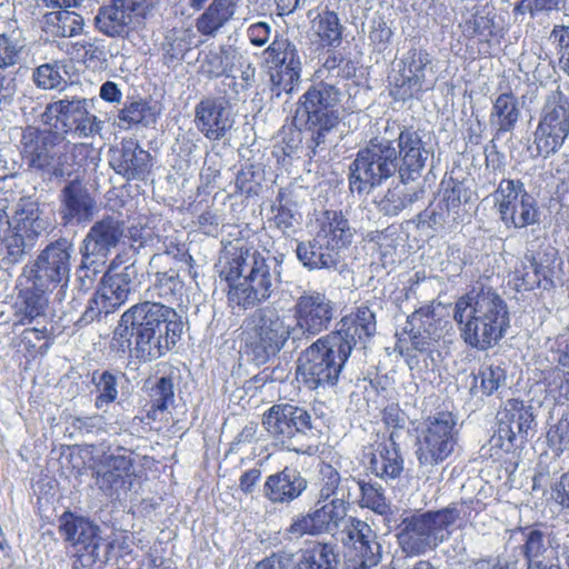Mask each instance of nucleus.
Masks as SVG:
<instances>
[{
  "instance_id": "obj_1",
  "label": "nucleus",
  "mask_w": 569,
  "mask_h": 569,
  "mask_svg": "<svg viewBox=\"0 0 569 569\" xmlns=\"http://www.w3.org/2000/svg\"><path fill=\"white\" fill-rule=\"evenodd\" d=\"M182 331L177 312L162 302L143 301L126 310L113 332V339H121L122 349L131 346L132 352L143 362L152 361L170 350Z\"/></svg>"
},
{
  "instance_id": "obj_2",
  "label": "nucleus",
  "mask_w": 569,
  "mask_h": 569,
  "mask_svg": "<svg viewBox=\"0 0 569 569\" xmlns=\"http://www.w3.org/2000/svg\"><path fill=\"white\" fill-rule=\"evenodd\" d=\"M221 276L229 282L228 300L243 309L268 301L280 283L278 261L256 249L233 247Z\"/></svg>"
},
{
  "instance_id": "obj_3",
  "label": "nucleus",
  "mask_w": 569,
  "mask_h": 569,
  "mask_svg": "<svg viewBox=\"0 0 569 569\" xmlns=\"http://www.w3.org/2000/svg\"><path fill=\"white\" fill-rule=\"evenodd\" d=\"M453 319L463 341L481 351L496 346L510 322L506 301L490 288L460 297L455 303Z\"/></svg>"
},
{
  "instance_id": "obj_4",
  "label": "nucleus",
  "mask_w": 569,
  "mask_h": 569,
  "mask_svg": "<svg viewBox=\"0 0 569 569\" xmlns=\"http://www.w3.org/2000/svg\"><path fill=\"white\" fill-rule=\"evenodd\" d=\"M459 517L460 511L455 506L405 517L397 533L401 551L417 557L435 550L449 538L450 527Z\"/></svg>"
},
{
  "instance_id": "obj_5",
  "label": "nucleus",
  "mask_w": 569,
  "mask_h": 569,
  "mask_svg": "<svg viewBox=\"0 0 569 569\" xmlns=\"http://www.w3.org/2000/svg\"><path fill=\"white\" fill-rule=\"evenodd\" d=\"M262 426L269 437L283 448L297 453H312L318 430L305 408L290 403L273 405L263 413Z\"/></svg>"
},
{
  "instance_id": "obj_6",
  "label": "nucleus",
  "mask_w": 569,
  "mask_h": 569,
  "mask_svg": "<svg viewBox=\"0 0 569 569\" xmlns=\"http://www.w3.org/2000/svg\"><path fill=\"white\" fill-rule=\"evenodd\" d=\"M350 355L341 337L330 332L300 353L297 371L311 389L335 386Z\"/></svg>"
},
{
  "instance_id": "obj_7",
  "label": "nucleus",
  "mask_w": 569,
  "mask_h": 569,
  "mask_svg": "<svg viewBox=\"0 0 569 569\" xmlns=\"http://www.w3.org/2000/svg\"><path fill=\"white\" fill-rule=\"evenodd\" d=\"M398 168V149L395 141L377 137L360 149L350 166V190L369 193L376 186L390 178Z\"/></svg>"
},
{
  "instance_id": "obj_8",
  "label": "nucleus",
  "mask_w": 569,
  "mask_h": 569,
  "mask_svg": "<svg viewBox=\"0 0 569 569\" xmlns=\"http://www.w3.org/2000/svg\"><path fill=\"white\" fill-rule=\"evenodd\" d=\"M339 94V90L333 84L320 82L310 88L300 99L297 113L306 117V122L311 130V137L307 142L309 157L326 149L328 134L338 124V116L330 109L338 102Z\"/></svg>"
},
{
  "instance_id": "obj_9",
  "label": "nucleus",
  "mask_w": 569,
  "mask_h": 569,
  "mask_svg": "<svg viewBox=\"0 0 569 569\" xmlns=\"http://www.w3.org/2000/svg\"><path fill=\"white\" fill-rule=\"evenodd\" d=\"M296 329L295 319L289 313L276 308L258 309L247 326L248 343L257 355L269 358L279 353L289 340L297 345L301 342Z\"/></svg>"
},
{
  "instance_id": "obj_10",
  "label": "nucleus",
  "mask_w": 569,
  "mask_h": 569,
  "mask_svg": "<svg viewBox=\"0 0 569 569\" xmlns=\"http://www.w3.org/2000/svg\"><path fill=\"white\" fill-rule=\"evenodd\" d=\"M391 94L406 101L432 89L436 82L433 58L422 48L408 50L389 77Z\"/></svg>"
},
{
  "instance_id": "obj_11",
  "label": "nucleus",
  "mask_w": 569,
  "mask_h": 569,
  "mask_svg": "<svg viewBox=\"0 0 569 569\" xmlns=\"http://www.w3.org/2000/svg\"><path fill=\"white\" fill-rule=\"evenodd\" d=\"M138 276L134 263L124 266L121 273H114V267L102 276L99 287L88 301L79 322L91 323L101 316L114 312L129 299L133 290V281Z\"/></svg>"
},
{
  "instance_id": "obj_12",
  "label": "nucleus",
  "mask_w": 569,
  "mask_h": 569,
  "mask_svg": "<svg viewBox=\"0 0 569 569\" xmlns=\"http://www.w3.org/2000/svg\"><path fill=\"white\" fill-rule=\"evenodd\" d=\"M84 98L64 97L47 104L41 113L42 123L58 132L71 133L78 138H89L100 131V121L89 111Z\"/></svg>"
},
{
  "instance_id": "obj_13",
  "label": "nucleus",
  "mask_w": 569,
  "mask_h": 569,
  "mask_svg": "<svg viewBox=\"0 0 569 569\" xmlns=\"http://www.w3.org/2000/svg\"><path fill=\"white\" fill-rule=\"evenodd\" d=\"M569 134V98L559 90L550 92L540 112L533 143L537 154L547 158L557 152Z\"/></svg>"
},
{
  "instance_id": "obj_14",
  "label": "nucleus",
  "mask_w": 569,
  "mask_h": 569,
  "mask_svg": "<svg viewBox=\"0 0 569 569\" xmlns=\"http://www.w3.org/2000/svg\"><path fill=\"white\" fill-rule=\"evenodd\" d=\"M124 236V223L114 217H104L94 222L86 234L80 247L81 262L80 277H89L99 272L109 253L114 249Z\"/></svg>"
},
{
  "instance_id": "obj_15",
  "label": "nucleus",
  "mask_w": 569,
  "mask_h": 569,
  "mask_svg": "<svg viewBox=\"0 0 569 569\" xmlns=\"http://www.w3.org/2000/svg\"><path fill=\"white\" fill-rule=\"evenodd\" d=\"M492 196L506 227L521 229L539 221L537 200L522 181L503 179Z\"/></svg>"
},
{
  "instance_id": "obj_16",
  "label": "nucleus",
  "mask_w": 569,
  "mask_h": 569,
  "mask_svg": "<svg viewBox=\"0 0 569 569\" xmlns=\"http://www.w3.org/2000/svg\"><path fill=\"white\" fill-rule=\"evenodd\" d=\"M159 0H110L94 17L96 29L109 38H128L136 18H147Z\"/></svg>"
},
{
  "instance_id": "obj_17",
  "label": "nucleus",
  "mask_w": 569,
  "mask_h": 569,
  "mask_svg": "<svg viewBox=\"0 0 569 569\" xmlns=\"http://www.w3.org/2000/svg\"><path fill=\"white\" fill-rule=\"evenodd\" d=\"M452 413L442 411L428 419L421 431L417 457L422 466H436L446 460L457 443L458 430Z\"/></svg>"
},
{
  "instance_id": "obj_18",
  "label": "nucleus",
  "mask_w": 569,
  "mask_h": 569,
  "mask_svg": "<svg viewBox=\"0 0 569 569\" xmlns=\"http://www.w3.org/2000/svg\"><path fill=\"white\" fill-rule=\"evenodd\" d=\"M71 253L72 246L66 240L48 244L38 256L31 270L33 288L40 292H51L58 287H67Z\"/></svg>"
},
{
  "instance_id": "obj_19",
  "label": "nucleus",
  "mask_w": 569,
  "mask_h": 569,
  "mask_svg": "<svg viewBox=\"0 0 569 569\" xmlns=\"http://www.w3.org/2000/svg\"><path fill=\"white\" fill-rule=\"evenodd\" d=\"M292 317L301 341L310 340L329 328L335 317V303L323 292L305 291L293 306Z\"/></svg>"
},
{
  "instance_id": "obj_20",
  "label": "nucleus",
  "mask_w": 569,
  "mask_h": 569,
  "mask_svg": "<svg viewBox=\"0 0 569 569\" xmlns=\"http://www.w3.org/2000/svg\"><path fill=\"white\" fill-rule=\"evenodd\" d=\"M97 486L111 499H120L132 487V460L124 455H109L97 467Z\"/></svg>"
},
{
  "instance_id": "obj_21",
  "label": "nucleus",
  "mask_w": 569,
  "mask_h": 569,
  "mask_svg": "<svg viewBox=\"0 0 569 569\" xmlns=\"http://www.w3.org/2000/svg\"><path fill=\"white\" fill-rule=\"evenodd\" d=\"M233 122L231 106L224 98L207 97L194 108V123L209 140H221Z\"/></svg>"
},
{
  "instance_id": "obj_22",
  "label": "nucleus",
  "mask_w": 569,
  "mask_h": 569,
  "mask_svg": "<svg viewBox=\"0 0 569 569\" xmlns=\"http://www.w3.org/2000/svg\"><path fill=\"white\" fill-rule=\"evenodd\" d=\"M398 149L399 176L403 183L416 180L429 158V150L418 131L405 128L395 141Z\"/></svg>"
},
{
  "instance_id": "obj_23",
  "label": "nucleus",
  "mask_w": 569,
  "mask_h": 569,
  "mask_svg": "<svg viewBox=\"0 0 569 569\" xmlns=\"http://www.w3.org/2000/svg\"><path fill=\"white\" fill-rule=\"evenodd\" d=\"M532 423L531 408L521 400L509 399L498 412L497 437L499 440H506L509 443L507 449H510V447L527 440Z\"/></svg>"
},
{
  "instance_id": "obj_24",
  "label": "nucleus",
  "mask_w": 569,
  "mask_h": 569,
  "mask_svg": "<svg viewBox=\"0 0 569 569\" xmlns=\"http://www.w3.org/2000/svg\"><path fill=\"white\" fill-rule=\"evenodd\" d=\"M441 320L437 317L432 305H427L412 312L403 328L412 349L428 351L433 341L441 337Z\"/></svg>"
},
{
  "instance_id": "obj_25",
  "label": "nucleus",
  "mask_w": 569,
  "mask_h": 569,
  "mask_svg": "<svg viewBox=\"0 0 569 569\" xmlns=\"http://www.w3.org/2000/svg\"><path fill=\"white\" fill-rule=\"evenodd\" d=\"M110 166L127 180L143 179L151 169V154L134 139H123L120 148L111 150Z\"/></svg>"
},
{
  "instance_id": "obj_26",
  "label": "nucleus",
  "mask_w": 569,
  "mask_h": 569,
  "mask_svg": "<svg viewBox=\"0 0 569 569\" xmlns=\"http://www.w3.org/2000/svg\"><path fill=\"white\" fill-rule=\"evenodd\" d=\"M307 487L308 481L299 470L286 467L266 479L263 496L271 503L289 505L298 499Z\"/></svg>"
},
{
  "instance_id": "obj_27",
  "label": "nucleus",
  "mask_w": 569,
  "mask_h": 569,
  "mask_svg": "<svg viewBox=\"0 0 569 569\" xmlns=\"http://www.w3.org/2000/svg\"><path fill=\"white\" fill-rule=\"evenodd\" d=\"M59 136L49 130H40L28 126L22 130L20 147L21 156L29 169L40 171L48 156L57 147Z\"/></svg>"
},
{
  "instance_id": "obj_28",
  "label": "nucleus",
  "mask_w": 569,
  "mask_h": 569,
  "mask_svg": "<svg viewBox=\"0 0 569 569\" xmlns=\"http://www.w3.org/2000/svg\"><path fill=\"white\" fill-rule=\"evenodd\" d=\"M376 330V313L368 306L361 305L355 312L343 317L340 328L331 333L341 337V342L350 347L351 352L358 342H366Z\"/></svg>"
},
{
  "instance_id": "obj_29",
  "label": "nucleus",
  "mask_w": 569,
  "mask_h": 569,
  "mask_svg": "<svg viewBox=\"0 0 569 569\" xmlns=\"http://www.w3.org/2000/svg\"><path fill=\"white\" fill-rule=\"evenodd\" d=\"M62 219L66 222H87L97 211V203L78 179L69 182L61 191Z\"/></svg>"
},
{
  "instance_id": "obj_30",
  "label": "nucleus",
  "mask_w": 569,
  "mask_h": 569,
  "mask_svg": "<svg viewBox=\"0 0 569 569\" xmlns=\"http://www.w3.org/2000/svg\"><path fill=\"white\" fill-rule=\"evenodd\" d=\"M356 485L357 481L353 478H342L331 465L322 463L319 469V492L316 506L327 501L349 506L351 491Z\"/></svg>"
},
{
  "instance_id": "obj_31",
  "label": "nucleus",
  "mask_w": 569,
  "mask_h": 569,
  "mask_svg": "<svg viewBox=\"0 0 569 569\" xmlns=\"http://www.w3.org/2000/svg\"><path fill=\"white\" fill-rule=\"evenodd\" d=\"M370 456L369 469L377 477L389 480L402 473L403 458L396 442L395 431H391L388 439L380 442Z\"/></svg>"
},
{
  "instance_id": "obj_32",
  "label": "nucleus",
  "mask_w": 569,
  "mask_h": 569,
  "mask_svg": "<svg viewBox=\"0 0 569 569\" xmlns=\"http://www.w3.org/2000/svg\"><path fill=\"white\" fill-rule=\"evenodd\" d=\"M241 0H211L196 20L202 36L214 37L236 14Z\"/></svg>"
},
{
  "instance_id": "obj_33",
  "label": "nucleus",
  "mask_w": 569,
  "mask_h": 569,
  "mask_svg": "<svg viewBox=\"0 0 569 569\" xmlns=\"http://www.w3.org/2000/svg\"><path fill=\"white\" fill-rule=\"evenodd\" d=\"M316 234L338 254L341 249L352 242L353 238L348 220L339 211H326Z\"/></svg>"
},
{
  "instance_id": "obj_34",
  "label": "nucleus",
  "mask_w": 569,
  "mask_h": 569,
  "mask_svg": "<svg viewBox=\"0 0 569 569\" xmlns=\"http://www.w3.org/2000/svg\"><path fill=\"white\" fill-rule=\"evenodd\" d=\"M59 529L64 539L74 546L79 545L88 549L89 547L97 548L99 545V527L86 518L63 513L60 518Z\"/></svg>"
},
{
  "instance_id": "obj_35",
  "label": "nucleus",
  "mask_w": 569,
  "mask_h": 569,
  "mask_svg": "<svg viewBox=\"0 0 569 569\" xmlns=\"http://www.w3.org/2000/svg\"><path fill=\"white\" fill-rule=\"evenodd\" d=\"M297 256L309 269L335 268L339 262V254L317 234L308 242L298 243Z\"/></svg>"
},
{
  "instance_id": "obj_36",
  "label": "nucleus",
  "mask_w": 569,
  "mask_h": 569,
  "mask_svg": "<svg viewBox=\"0 0 569 569\" xmlns=\"http://www.w3.org/2000/svg\"><path fill=\"white\" fill-rule=\"evenodd\" d=\"M520 114L521 111L517 97L512 93H501L493 102L490 113V124L496 128L497 134L511 132Z\"/></svg>"
},
{
  "instance_id": "obj_37",
  "label": "nucleus",
  "mask_w": 569,
  "mask_h": 569,
  "mask_svg": "<svg viewBox=\"0 0 569 569\" xmlns=\"http://www.w3.org/2000/svg\"><path fill=\"white\" fill-rule=\"evenodd\" d=\"M83 26V18L74 11L58 10L43 17V29L52 37H74L81 33Z\"/></svg>"
},
{
  "instance_id": "obj_38",
  "label": "nucleus",
  "mask_w": 569,
  "mask_h": 569,
  "mask_svg": "<svg viewBox=\"0 0 569 569\" xmlns=\"http://www.w3.org/2000/svg\"><path fill=\"white\" fill-rule=\"evenodd\" d=\"M337 557L335 545L315 542L301 551L293 569H333Z\"/></svg>"
},
{
  "instance_id": "obj_39",
  "label": "nucleus",
  "mask_w": 569,
  "mask_h": 569,
  "mask_svg": "<svg viewBox=\"0 0 569 569\" xmlns=\"http://www.w3.org/2000/svg\"><path fill=\"white\" fill-rule=\"evenodd\" d=\"M43 163L38 173L48 180L69 178L79 168L73 148H64L63 151H60L54 147Z\"/></svg>"
},
{
  "instance_id": "obj_40",
  "label": "nucleus",
  "mask_w": 569,
  "mask_h": 569,
  "mask_svg": "<svg viewBox=\"0 0 569 569\" xmlns=\"http://www.w3.org/2000/svg\"><path fill=\"white\" fill-rule=\"evenodd\" d=\"M73 50L83 62L92 68L107 69L109 58L116 54L111 51V46L100 38H90L81 40L73 44Z\"/></svg>"
},
{
  "instance_id": "obj_41",
  "label": "nucleus",
  "mask_w": 569,
  "mask_h": 569,
  "mask_svg": "<svg viewBox=\"0 0 569 569\" xmlns=\"http://www.w3.org/2000/svg\"><path fill=\"white\" fill-rule=\"evenodd\" d=\"M381 558V547L377 539L351 545L346 555V569H370L377 566Z\"/></svg>"
},
{
  "instance_id": "obj_42",
  "label": "nucleus",
  "mask_w": 569,
  "mask_h": 569,
  "mask_svg": "<svg viewBox=\"0 0 569 569\" xmlns=\"http://www.w3.org/2000/svg\"><path fill=\"white\" fill-rule=\"evenodd\" d=\"M46 293L47 292L37 291L33 287L32 290L24 293L22 303L16 311L18 320L14 326L29 325L37 318L46 315L49 302Z\"/></svg>"
},
{
  "instance_id": "obj_43",
  "label": "nucleus",
  "mask_w": 569,
  "mask_h": 569,
  "mask_svg": "<svg viewBox=\"0 0 569 569\" xmlns=\"http://www.w3.org/2000/svg\"><path fill=\"white\" fill-rule=\"evenodd\" d=\"M266 63L268 68H279L280 66L301 64L297 48L288 39L276 38L273 42L264 50Z\"/></svg>"
},
{
  "instance_id": "obj_44",
  "label": "nucleus",
  "mask_w": 569,
  "mask_h": 569,
  "mask_svg": "<svg viewBox=\"0 0 569 569\" xmlns=\"http://www.w3.org/2000/svg\"><path fill=\"white\" fill-rule=\"evenodd\" d=\"M348 506L335 502H322L312 510L317 526L322 533L336 531L347 517Z\"/></svg>"
},
{
  "instance_id": "obj_45",
  "label": "nucleus",
  "mask_w": 569,
  "mask_h": 569,
  "mask_svg": "<svg viewBox=\"0 0 569 569\" xmlns=\"http://www.w3.org/2000/svg\"><path fill=\"white\" fill-rule=\"evenodd\" d=\"M312 30L319 37L322 46L340 43L342 27L336 12L325 10L312 20Z\"/></svg>"
},
{
  "instance_id": "obj_46",
  "label": "nucleus",
  "mask_w": 569,
  "mask_h": 569,
  "mask_svg": "<svg viewBox=\"0 0 569 569\" xmlns=\"http://www.w3.org/2000/svg\"><path fill=\"white\" fill-rule=\"evenodd\" d=\"M525 543L522 551L527 560V567L535 563H546L541 557L549 550L547 533L538 528H526L522 530Z\"/></svg>"
},
{
  "instance_id": "obj_47",
  "label": "nucleus",
  "mask_w": 569,
  "mask_h": 569,
  "mask_svg": "<svg viewBox=\"0 0 569 569\" xmlns=\"http://www.w3.org/2000/svg\"><path fill=\"white\" fill-rule=\"evenodd\" d=\"M238 59V52L231 47H221L219 51H211L206 57L202 64L204 72L211 78H218L222 74L229 76L233 70L234 62Z\"/></svg>"
},
{
  "instance_id": "obj_48",
  "label": "nucleus",
  "mask_w": 569,
  "mask_h": 569,
  "mask_svg": "<svg viewBox=\"0 0 569 569\" xmlns=\"http://www.w3.org/2000/svg\"><path fill=\"white\" fill-rule=\"evenodd\" d=\"M270 90L273 96L280 97L282 92L290 93L299 82L301 64L279 68H268Z\"/></svg>"
},
{
  "instance_id": "obj_49",
  "label": "nucleus",
  "mask_w": 569,
  "mask_h": 569,
  "mask_svg": "<svg viewBox=\"0 0 569 569\" xmlns=\"http://www.w3.org/2000/svg\"><path fill=\"white\" fill-rule=\"evenodd\" d=\"M562 261L552 249L535 257L536 273L540 288L547 290L555 286V279L559 276Z\"/></svg>"
},
{
  "instance_id": "obj_50",
  "label": "nucleus",
  "mask_w": 569,
  "mask_h": 569,
  "mask_svg": "<svg viewBox=\"0 0 569 569\" xmlns=\"http://www.w3.org/2000/svg\"><path fill=\"white\" fill-rule=\"evenodd\" d=\"M511 280L517 291H530L540 288L536 273L535 256L526 254L519 260L512 272Z\"/></svg>"
},
{
  "instance_id": "obj_51",
  "label": "nucleus",
  "mask_w": 569,
  "mask_h": 569,
  "mask_svg": "<svg viewBox=\"0 0 569 569\" xmlns=\"http://www.w3.org/2000/svg\"><path fill=\"white\" fill-rule=\"evenodd\" d=\"M356 487L361 491V506L373 510L379 515H387L390 511V505L385 496L381 486L370 482L359 481Z\"/></svg>"
},
{
  "instance_id": "obj_52",
  "label": "nucleus",
  "mask_w": 569,
  "mask_h": 569,
  "mask_svg": "<svg viewBox=\"0 0 569 569\" xmlns=\"http://www.w3.org/2000/svg\"><path fill=\"white\" fill-rule=\"evenodd\" d=\"M476 387L481 389L483 395L490 396L506 382V369L499 363L485 365L475 378Z\"/></svg>"
},
{
  "instance_id": "obj_53",
  "label": "nucleus",
  "mask_w": 569,
  "mask_h": 569,
  "mask_svg": "<svg viewBox=\"0 0 569 569\" xmlns=\"http://www.w3.org/2000/svg\"><path fill=\"white\" fill-rule=\"evenodd\" d=\"M17 228L29 232V236H39L47 229V223L39 216L38 206L30 202L17 212Z\"/></svg>"
},
{
  "instance_id": "obj_54",
  "label": "nucleus",
  "mask_w": 569,
  "mask_h": 569,
  "mask_svg": "<svg viewBox=\"0 0 569 569\" xmlns=\"http://www.w3.org/2000/svg\"><path fill=\"white\" fill-rule=\"evenodd\" d=\"M20 230L14 227L6 237L0 239V254L7 264H14L22 260L26 253V243Z\"/></svg>"
},
{
  "instance_id": "obj_55",
  "label": "nucleus",
  "mask_w": 569,
  "mask_h": 569,
  "mask_svg": "<svg viewBox=\"0 0 569 569\" xmlns=\"http://www.w3.org/2000/svg\"><path fill=\"white\" fill-rule=\"evenodd\" d=\"M417 199V194H406L400 188L388 189L385 196L377 201L378 208L387 216H397L408 204Z\"/></svg>"
},
{
  "instance_id": "obj_56",
  "label": "nucleus",
  "mask_w": 569,
  "mask_h": 569,
  "mask_svg": "<svg viewBox=\"0 0 569 569\" xmlns=\"http://www.w3.org/2000/svg\"><path fill=\"white\" fill-rule=\"evenodd\" d=\"M120 119L129 124L149 126L157 120V111L143 101H133L121 110Z\"/></svg>"
},
{
  "instance_id": "obj_57",
  "label": "nucleus",
  "mask_w": 569,
  "mask_h": 569,
  "mask_svg": "<svg viewBox=\"0 0 569 569\" xmlns=\"http://www.w3.org/2000/svg\"><path fill=\"white\" fill-rule=\"evenodd\" d=\"M150 397L151 408L149 415L156 418L157 412H163L168 408V403L173 399V383L171 378L161 377L151 389Z\"/></svg>"
},
{
  "instance_id": "obj_58",
  "label": "nucleus",
  "mask_w": 569,
  "mask_h": 569,
  "mask_svg": "<svg viewBox=\"0 0 569 569\" xmlns=\"http://www.w3.org/2000/svg\"><path fill=\"white\" fill-rule=\"evenodd\" d=\"M181 289V281L179 280L178 273L174 271L158 272L156 274V281L153 287L150 289L153 293L166 302H170L177 296V292Z\"/></svg>"
},
{
  "instance_id": "obj_59",
  "label": "nucleus",
  "mask_w": 569,
  "mask_h": 569,
  "mask_svg": "<svg viewBox=\"0 0 569 569\" xmlns=\"http://www.w3.org/2000/svg\"><path fill=\"white\" fill-rule=\"evenodd\" d=\"M98 396L96 398V407L101 409L104 405L113 402L118 397L117 378L109 371H104L97 378H92Z\"/></svg>"
},
{
  "instance_id": "obj_60",
  "label": "nucleus",
  "mask_w": 569,
  "mask_h": 569,
  "mask_svg": "<svg viewBox=\"0 0 569 569\" xmlns=\"http://www.w3.org/2000/svg\"><path fill=\"white\" fill-rule=\"evenodd\" d=\"M287 535L291 539H299L303 536L321 535L312 511L306 515H297L292 518L290 526L287 528Z\"/></svg>"
},
{
  "instance_id": "obj_61",
  "label": "nucleus",
  "mask_w": 569,
  "mask_h": 569,
  "mask_svg": "<svg viewBox=\"0 0 569 569\" xmlns=\"http://www.w3.org/2000/svg\"><path fill=\"white\" fill-rule=\"evenodd\" d=\"M462 32L468 38H488L492 32V21L482 14L471 13L461 24Z\"/></svg>"
},
{
  "instance_id": "obj_62",
  "label": "nucleus",
  "mask_w": 569,
  "mask_h": 569,
  "mask_svg": "<svg viewBox=\"0 0 569 569\" xmlns=\"http://www.w3.org/2000/svg\"><path fill=\"white\" fill-rule=\"evenodd\" d=\"M63 78L56 64L46 63L39 66L33 72V81L37 87L50 90L59 87Z\"/></svg>"
},
{
  "instance_id": "obj_63",
  "label": "nucleus",
  "mask_w": 569,
  "mask_h": 569,
  "mask_svg": "<svg viewBox=\"0 0 569 569\" xmlns=\"http://www.w3.org/2000/svg\"><path fill=\"white\" fill-rule=\"evenodd\" d=\"M550 40L559 50V61L569 76V27L555 26L550 33Z\"/></svg>"
},
{
  "instance_id": "obj_64",
  "label": "nucleus",
  "mask_w": 569,
  "mask_h": 569,
  "mask_svg": "<svg viewBox=\"0 0 569 569\" xmlns=\"http://www.w3.org/2000/svg\"><path fill=\"white\" fill-rule=\"evenodd\" d=\"M547 439L551 447L559 451L569 450V420L560 419L547 432Z\"/></svg>"
}]
</instances>
